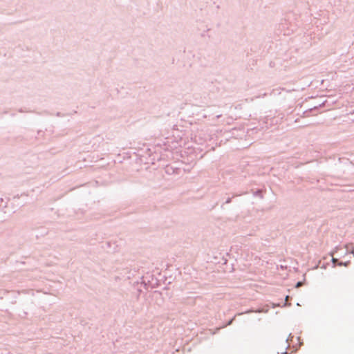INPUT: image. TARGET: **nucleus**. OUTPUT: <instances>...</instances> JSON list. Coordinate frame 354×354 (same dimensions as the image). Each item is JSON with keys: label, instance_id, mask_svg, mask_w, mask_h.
Returning a JSON list of instances; mask_svg holds the SVG:
<instances>
[{"label": "nucleus", "instance_id": "obj_1", "mask_svg": "<svg viewBox=\"0 0 354 354\" xmlns=\"http://www.w3.org/2000/svg\"><path fill=\"white\" fill-rule=\"evenodd\" d=\"M301 285V282H299V283H297V287H299V286H300Z\"/></svg>", "mask_w": 354, "mask_h": 354}]
</instances>
